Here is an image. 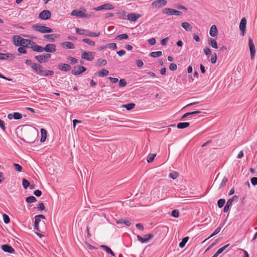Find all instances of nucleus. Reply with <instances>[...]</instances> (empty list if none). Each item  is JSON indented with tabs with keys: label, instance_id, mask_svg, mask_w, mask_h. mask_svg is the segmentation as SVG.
<instances>
[{
	"label": "nucleus",
	"instance_id": "nucleus-1",
	"mask_svg": "<svg viewBox=\"0 0 257 257\" xmlns=\"http://www.w3.org/2000/svg\"><path fill=\"white\" fill-rule=\"evenodd\" d=\"M32 69L35 72L42 76L47 77L54 74L52 70H43V66L40 64L33 63L31 66Z\"/></svg>",
	"mask_w": 257,
	"mask_h": 257
},
{
	"label": "nucleus",
	"instance_id": "nucleus-2",
	"mask_svg": "<svg viewBox=\"0 0 257 257\" xmlns=\"http://www.w3.org/2000/svg\"><path fill=\"white\" fill-rule=\"evenodd\" d=\"M228 179L226 177L224 176L222 177L218 174L213 182V186H214L217 190H219L225 185Z\"/></svg>",
	"mask_w": 257,
	"mask_h": 257
},
{
	"label": "nucleus",
	"instance_id": "nucleus-3",
	"mask_svg": "<svg viewBox=\"0 0 257 257\" xmlns=\"http://www.w3.org/2000/svg\"><path fill=\"white\" fill-rule=\"evenodd\" d=\"M75 31L77 34L81 35H85L89 37H98L100 35V32H89L88 31L84 30V29H80L79 28H76Z\"/></svg>",
	"mask_w": 257,
	"mask_h": 257
},
{
	"label": "nucleus",
	"instance_id": "nucleus-4",
	"mask_svg": "<svg viewBox=\"0 0 257 257\" xmlns=\"http://www.w3.org/2000/svg\"><path fill=\"white\" fill-rule=\"evenodd\" d=\"M32 28L34 30L42 33H51L53 32L52 29L41 25H34L32 26Z\"/></svg>",
	"mask_w": 257,
	"mask_h": 257
},
{
	"label": "nucleus",
	"instance_id": "nucleus-5",
	"mask_svg": "<svg viewBox=\"0 0 257 257\" xmlns=\"http://www.w3.org/2000/svg\"><path fill=\"white\" fill-rule=\"evenodd\" d=\"M162 12L164 14H166L170 16H181L182 15V13L181 12L170 8H165L163 10Z\"/></svg>",
	"mask_w": 257,
	"mask_h": 257
},
{
	"label": "nucleus",
	"instance_id": "nucleus-6",
	"mask_svg": "<svg viewBox=\"0 0 257 257\" xmlns=\"http://www.w3.org/2000/svg\"><path fill=\"white\" fill-rule=\"evenodd\" d=\"M56 51V46L54 44H48L44 48L42 47V52L54 53Z\"/></svg>",
	"mask_w": 257,
	"mask_h": 257
},
{
	"label": "nucleus",
	"instance_id": "nucleus-7",
	"mask_svg": "<svg viewBox=\"0 0 257 257\" xmlns=\"http://www.w3.org/2000/svg\"><path fill=\"white\" fill-rule=\"evenodd\" d=\"M72 16H75L79 18H89L91 17V15L86 14L81 11H78L77 10H73L71 12Z\"/></svg>",
	"mask_w": 257,
	"mask_h": 257
},
{
	"label": "nucleus",
	"instance_id": "nucleus-8",
	"mask_svg": "<svg viewBox=\"0 0 257 257\" xmlns=\"http://www.w3.org/2000/svg\"><path fill=\"white\" fill-rule=\"evenodd\" d=\"M86 70V69L84 66L79 65L75 66L72 70L71 73L75 75H78L85 72Z\"/></svg>",
	"mask_w": 257,
	"mask_h": 257
},
{
	"label": "nucleus",
	"instance_id": "nucleus-9",
	"mask_svg": "<svg viewBox=\"0 0 257 257\" xmlns=\"http://www.w3.org/2000/svg\"><path fill=\"white\" fill-rule=\"evenodd\" d=\"M167 4V2L166 0H157L154 1L152 5L154 8H161L165 6H166Z\"/></svg>",
	"mask_w": 257,
	"mask_h": 257
},
{
	"label": "nucleus",
	"instance_id": "nucleus-10",
	"mask_svg": "<svg viewBox=\"0 0 257 257\" xmlns=\"http://www.w3.org/2000/svg\"><path fill=\"white\" fill-rule=\"evenodd\" d=\"M51 16V12L48 10H44L42 11L39 15V18L42 20H48Z\"/></svg>",
	"mask_w": 257,
	"mask_h": 257
},
{
	"label": "nucleus",
	"instance_id": "nucleus-11",
	"mask_svg": "<svg viewBox=\"0 0 257 257\" xmlns=\"http://www.w3.org/2000/svg\"><path fill=\"white\" fill-rule=\"evenodd\" d=\"M113 9H114V7H113V6L111 4H105L104 5L100 6H99L98 7L94 8L93 9V10H95V11H101V10H112Z\"/></svg>",
	"mask_w": 257,
	"mask_h": 257
},
{
	"label": "nucleus",
	"instance_id": "nucleus-12",
	"mask_svg": "<svg viewBox=\"0 0 257 257\" xmlns=\"http://www.w3.org/2000/svg\"><path fill=\"white\" fill-rule=\"evenodd\" d=\"M249 47L250 52V57L251 59H253L254 57L255 49L253 41L250 38H249Z\"/></svg>",
	"mask_w": 257,
	"mask_h": 257
},
{
	"label": "nucleus",
	"instance_id": "nucleus-13",
	"mask_svg": "<svg viewBox=\"0 0 257 257\" xmlns=\"http://www.w3.org/2000/svg\"><path fill=\"white\" fill-rule=\"evenodd\" d=\"M81 58L87 61H92L94 59L93 53L92 52H83Z\"/></svg>",
	"mask_w": 257,
	"mask_h": 257
},
{
	"label": "nucleus",
	"instance_id": "nucleus-14",
	"mask_svg": "<svg viewBox=\"0 0 257 257\" xmlns=\"http://www.w3.org/2000/svg\"><path fill=\"white\" fill-rule=\"evenodd\" d=\"M246 20L245 18L241 19L239 24V29L242 32V35L244 36L246 29Z\"/></svg>",
	"mask_w": 257,
	"mask_h": 257
},
{
	"label": "nucleus",
	"instance_id": "nucleus-15",
	"mask_svg": "<svg viewBox=\"0 0 257 257\" xmlns=\"http://www.w3.org/2000/svg\"><path fill=\"white\" fill-rule=\"evenodd\" d=\"M31 44H30V48L33 51L37 52H42V47L38 45L36 43L33 41H31Z\"/></svg>",
	"mask_w": 257,
	"mask_h": 257
},
{
	"label": "nucleus",
	"instance_id": "nucleus-16",
	"mask_svg": "<svg viewBox=\"0 0 257 257\" xmlns=\"http://www.w3.org/2000/svg\"><path fill=\"white\" fill-rule=\"evenodd\" d=\"M141 17L140 14L131 13L127 15V19L130 21L135 22Z\"/></svg>",
	"mask_w": 257,
	"mask_h": 257
},
{
	"label": "nucleus",
	"instance_id": "nucleus-17",
	"mask_svg": "<svg viewBox=\"0 0 257 257\" xmlns=\"http://www.w3.org/2000/svg\"><path fill=\"white\" fill-rule=\"evenodd\" d=\"M61 46L63 48L73 49L75 48L74 44L71 42H64L61 44Z\"/></svg>",
	"mask_w": 257,
	"mask_h": 257
},
{
	"label": "nucleus",
	"instance_id": "nucleus-18",
	"mask_svg": "<svg viewBox=\"0 0 257 257\" xmlns=\"http://www.w3.org/2000/svg\"><path fill=\"white\" fill-rule=\"evenodd\" d=\"M58 68L64 72H68L71 70V66L67 64L61 63L58 65Z\"/></svg>",
	"mask_w": 257,
	"mask_h": 257
},
{
	"label": "nucleus",
	"instance_id": "nucleus-19",
	"mask_svg": "<svg viewBox=\"0 0 257 257\" xmlns=\"http://www.w3.org/2000/svg\"><path fill=\"white\" fill-rule=\"evenodd\" d=\"M8 118L9 119H12L13 118H14L15 119H20L22 118V114L19 112L10 113L8 115Z\"/></svg>",
	"mask_w": 257,
	"mask_h": 257
},
{
	"label": "nucleus",
	"instance_id": "nucleus-20",
	"mask_svg": "<svg viewBox=\"0 0 257 257\" xmlns=\"http://www.w3.org/2000/svg\"><path fill=\"white\" fill-rule=\"evenodd\" d=\"M59 36V34H45L44 35V37L48 39L50 42H53L55 40V38Z\"/></svg>",
	"mask_w": 257,
	"mask_h": 257
},
{
	"label": "nucleus",
	"instance_id": "nucleus-21",
	"mask_svg": "<svg viewBox=\"0 0 257 257\" xmlns=\"http://www.w3.org/2000/svg\"><path fill=\"white\" fill-rule=\"evenodd\" d=\"M1 248L5 252L12 253L15 251L14 249L12 246L7 244L2 245Z\"/></svg>",
	"mask_w": 257,
	"mask_h": 257
},
{
	"label": "nucleus",
	"instance_id": "nucleus-22",
	"mask_svg": "<svg viewBox=\"0 0 257 257\" xmlns=\"http://www.w3.org/2000/svg\"><path fill=\"white\" fill-rule=\"evenodd\" d=\"M22 38L18 35H15L13 37L14 44L16 46H21Z\"/></svg>",
	"mask_w": 257,
	"mask_h": 257
},
{
	"label": "nucleus",
	"instance_id": "nucleus-23",
	"mask_svg": "<svg viewBox=\"0 0 257 257\" xmlns=\"http://www.w3.org/2000/svg\"><path fill=\"white\" fill-rule=\"evenodd\" d=\"M14 58V56L11 54H3L0 53V59L1 60H6L11 59L13 60Z\"/></svg>",
	"mask_w": 257,
	"mask_h": 257
},
{
	"label": "nucleus",
	"instance_id": "nucleus-24",
	"mask_svg": "<svg viewBox=\"0 0 257 257\" xmlns=\"http://www.w3.org/2000/svg\"><path fill=\"white\" fill-rule=\"evenodd\" d=\"M181 25L186 31L190 32L192 30V26L188 22H183Z\"/></svg>",
	"mask_w": 257,
	"mask_h": 257
},
{
	"label": "nucleus",
	"instance_id": "nucleus-25",
	"mask_svg": "<svg viewBox=\"0 0 257 257\" xmlns=\"http://www.w3.org/2000/svg\"><path fill=\"white\" fill-rule=\"evenodd\" d=\"M210 35L212 37H215L217 35L218 31L216 26L215 25H213L210 29L209 32Z\"/></svg>",
	"mask_w": 257,
	"mask_h": 257
},
{
	"label": "nucleus",
	"instance_id": "nucleus-26",
	"mask_svg": "<svg viewBox=\"0 0 257 257\" xmlns=\"http://www.w3.org/2000/svg\"><path fill=\"white\" fill-rule=\"evenodd\" d=\"M40 132L41 134L40 142L43 143L46 141L47 138V132L44 128H41Z\"/></svg>",
	"mask_w": 257,
	"mask_h": 257
},
{
	"label": "nucleus",
	"instance_id": "nucleus-27",
	"mask_svg": "<svg viewBox=\"0 0 257 257\" xmlns=\"http://www.w3.org/2000/svg\"><path fill=\"white\" fill-rule=\"evenodd\" d=\"M21 41H22V42H21V46L24 47H28V46H30V44H31V40H30L29 39H24L23 38H22Z\"/></svg>",
	"mask_w": 257,
	"mask_h": 257
},
{
	"label": "nucleus",
	"instance_id": "nucleus-28",
	"mask_svg": "<svg viewBox=\"0 0 257 257\" xmlns=\"http://www.w3.org/2000/svg\"><path fill=\"white\" fill-rule=\"evenodd\" d=\"M208 44L211 46V47L214 49H217L218 46L217 44V42L212 38H209L208 39Z\"/></svg>",
	"mask_w": 257,
	"mask_h": 257
},
{
	"label": "nucleus",
	"instance_id": "nucleus-29",
	"mask_svg": "<svg viewBox=\"0 0 257 257\" xmlns=\"http://www.w3.org/2000/svg\"><path fill=\"white\" fill-rule=\"evenodd\" d=\"M190 125V123L188 122H180L177 124V127L179 129H183L188 127Z\"/></svg>",
	"mask_w": 257,
	"mask_h": 257
},
{
	"label": "nucleus",
	"instance_id": "nucleus-30",
	"mask_svg": "<svg viewBox=\"0 0 257 257\" xmlns=\"http://www.w3.org/2000/svg\"><path fill=\"white\" fill-rule=\"evenodd\" d=\"M100 247H101L102 248L104 249L107 253H110L112 256L114 255V254L113 252L112 251V250L108 246H106L105 245H101L100 246Z\"/></svg>",
	"mask_w": 257,
	"mask_h": 257
},
{
	"label": "nucleus",
	"instance_id": "nucleus-31",
	"mask_svg": "<svg viewBox=\"0 0 257 257\" xmlns=\"http://www.w3.org/2000/svg\"><path fill=\"white\" fill-rule=\"evenodd\" d=\"M109 73V71L107 70L103 69L101 71L98 72V76L100 77H104L107 76Z\"/></svg>",
	"mask_w": 257,
	"mask_h": 257
},
{
	"label": "nucleus",
	"instance_id": "nucleus-32",
	"mask_svg": "<svg viewBox=\"0 0 257 257\" xmlns=\"http://www.w3.org/2000/svg\"><path fill=\"white\" fill-rule=\"evenodd\" d=\"M82 41L84 42L85 43L91 46H94L95 45V43L94 41L91 40L87 38H84L82 39Z\"/></svg>",
	"mask_w": 257,
	"mask_h": 257
},
{
	"label": "nucleus",
	"instance_id": "nucleus-33",
	"mask_svg": "<svg viewBox=\"0 0 257 257\" xmlns=\"http://www.w3.org/2000/svg\"><path fill=\"white\" fill-rule=\"evenodd\" d=\"M40 221H41V220L39 218H38V217H37L36 216H35V223H34L35 228L37 230L39 231H40V229L39 228V223L40 222Z\"/></svg>",
	"mask_w": 257,
	"mask_h": 257
},
{
	"label": "nucleus",
	"instance_id": "nucleus-34",
	"mask_svg": "<svg viewBox=\"0 0 257 257\" xmlns=\"http://www.w3.org/2000/svg\"><path fill=\"white\" fill-rule=\"evenodd\" d=\"M123 107H125L127 110H130L133 109L135 106V104L134 103H130L122 105Z\"/></svg>",
	"mask_w": 257,
	"mask_h": 257
},
{
	"label": "nucleus",
	"instance_id": "nucleus-35",
	"mask_svg": "<svg viewBox=\"0 0 257 257\" xmlns=\"http://www.w3.org/2000/svg\"><path fill=\"white\" fill-rule=\"evenodd\" d=\"M26 201L28 203H33L37 201V199L33 196H29L26 198Z\"/></svg>",
	"mask_w": 257,
	"mask_h": 257
},
{
	"label": "nucleus",
	"instance_id": "nucleus-36",
	"mask_svg": "<svg viewBox=\"0 0 257 257\" xmlns=\"http://www.w3.org/2000/svg\"><path fill=\"white\" fill-rule=\"evenodd\" d=\"M162 51H156V52H153L150 53V56L154 58L159 57L162 56Z\"/></svg>",
	"mask_w": 257,
	"mask_h": 257
},
{
	"label": "nucleus",
	"instance_id": "nucleus-37",
	"mask_svg": "<svg viewBox=\"0 0 257 257\" xmlns=\"http://www.w3.org/2000/svg\"><path fill=\"white\" fill-rule=\"evenodd\" d=\"M35 58L40 63H43L47 61L46 60L44 59V56H43V55L36 56Z\"/></svg>",
	"mask_w": 257,
	"mask_h": 257
},
{
	"label": "nucleus",
	"instance_id": "nucleus-38",
	"mask_svg": "<svg viewBox=\"0 0 257 257\" xmlns=\"http://www.w3.org/2000/svg\"><path fill=\"white\" fill-rule=\"evenodd\" d=\"M107 63L105 60L103 59H99L97 61V65L99 66H105Z\"/></svg>",
	"mask_w": 257,
	"mask_h": 257
},
{
	"label": "nucleus",
	"instance_id": "nucleus-39",
	"mask_svg": "<svg viewBox=\"0 0 257 257\" xmlns=\"http://www.w3.org/2000/svg\"><path fill=\"white\" fill-rule=\"evenodd\" d=\"M188 239H189V237H187V236L184 237L182 239V241L181 242H180L179 246L181 248H183V247H184V246L185 245L186 242L188 241Z\"/></svg>",
	"mask_w": 257,
	"mask_h": 257
},
{
	"label": "nucleus",
	"instance_id": "nucleus-40",
	"mask_svg": "<svg viewBox=\"0 0 257 257\" xmlns=\"http://www.w3.org/2000/svg\"><path fill=\"white\" fill-rule=\"evenodd\" d=\"M22 185L23 187L26 189L30 185L29 182L26 179H23L22 180Z\"/></svg>",
	"mask_w": 257,
	"mask_h": 257
},
{
	"label": "nucleus",
	"instance_id": "nucleus-41",
	"mask_svg": "<svg viewBox=\"0 0 257 257\" xmlns=\"http://www.w3.org/2000/svg\"><path fill=\"white\" fill-rule=\"evenodd\" d=\"M13 166H14L15 169L17 171L19 172H21L22 171L23 168L19 164H17V163H14V165H13Z\"/></svg>",
	"mask_w": 257,
	"mask_h": 257
},
{
	"label": "nucleus",
	"instance_id": "nucleus-42",
	"mask_svg": "<svg viewBox=\"0 0 257 257\" xmlns=\"http://www.w3.org/2000/svg\"><path fill=\"white\" fill-rule=\"evenodd\" d=\"M156 155L154 154H150L147 158V162L148 163L152 162L154 160Z\"/></svg>",
	"mask_w": 257,
	"mask_h": 257
},
{
	"label": "nucleus",
	"instance_id": "nucleus-43",
	"mask_svg": "<svg viewBox=\"0 0 257 257\" xmlns=\"http://www.w3.org/2000/svg\"><path fill=\"white\" fill-rule=\"evenodd\" d=\"M179 176V174L177 172H173L169 174V177L173 179H176Z\"/></svg>",
	"mask_w": 257,
	"mask_h": 257
},
{
	"label": "nucleus",
	"instance_id": "nucleus-44",
	"mask_svg": "<svg viewBox=\"0 0 257 257\" xmlns=\"http://www.w3.org/2000/svg\"><path fill=\"white\" fill-rule=\"evenodd\" d=\"M225 202V200L224 199H220L218 200V201L217 202L218 206L219 208L222 207L223 206Z\"/></svg>",
	"mask_w": 257,
	"mask_h": 257
},
{
	"label": "nucleus",
	"instance_id": "nucleus-45",
	"mask_svg": "<svg viewBox=\"0 0 257 257\" xmlns=\"http://www.w3.org/2000/svg\"><path fill=\"white\" fill-rule=\"evenodd\" d=\"M153 237L154 235L153 234H147L144 235V238L146 239L147 242H148Z\"/></svg>",
	"mask_w": 257,
	"mask_h": 257
},
{
	"label": "nucleus",
	"instance_id": "nucleus-46",
	"mask_svg": "<svg viewBox=\"0 0 257 257\" xmlns=\"http://www.w3.org/2000/svg\"><path fill=\"white\" fill-rule=\"evenodd\" d=\"M171 215L175 218H177L179 216V212L178 210L175 209L172 211Z\"/></svg>",
	"mask_w": 257,
	"mask_h": 257
},
{
	"label": "nucleus",
	"instance_id": "nucleus-47",
	"mask_svg": "<svg viewBox=\"0 0 257 257\" xmlns=\"http://www.w3.org/2000/svg\"><path fill=\"white\" fill-rule=\"evenodd\" d=\"M229 244H228L220 248L216 253L219 255L220 253H222L229 246Z\"/></svg>",
	"mask_w": 257,
	"mask_h": 257
},
{
	"label": "nucleus",
	"instance_id": "nucleus-48",
	"mask_svg": "<svg viewBox=\"0 0 257 257\" xmlns=\"http://www.w3.org/2000/svg\"><path fill=\"white\" fill-rule=\"evenodd\" d=\"M128 38V36L126 34H122L119 35L117 36L116 39L119 40L126 39Z\"/></svg>",
	"mask_w": 257,
	"mask_h": 257
},
{
	"label": "nucleus",
	"instance_id": "nucleus-49",
	"mask_svg": "<svg viewBox=\"0 0 257 257\" xmlns=\"http://www.w3.org/2000/svg\"><path fill=\"white\" fill-rule=\"evenodd\" d=\"M126 85V81L124 79H121L119 81V86L120 87H124Z\"/></svg>",
	"mask_w": 257,
	"mask_h": 257
},
{
	"label": "nucleus",
	"instance_id": "nucleus-50",
	"mask_svg": "<svg viewBox=\"0 0 257 257\" xmlns=\"http://www.w3.org/2000/svg\"><path fill=\"white\" fill-rule=\"evenodd\" d=\"M3 219L5 223H8L10 221V219L9 216L6 214H3Z\"/></svg>",
	"mask_w": 257,
	"mask_h": 257
},
{
	"label": "nucleus",
	"instance_id": "nucleus-51",
	"mask_svg": "<svg viewBox=\"0 0 257 257\" xmlns=\"http://www.w3.org/2000/svg\"><path fill=\"white\" fill-rule=\"evenodd\" d=\"M138 240L140 241L141 243H147L146 239L144 238V237H142L141 235H138L137 236Z\"/></svg>",
	"mask_w": 257,
	"mask_h": 257
},
{
	"label": "nucleus",
	"instance_id": "nucleus-52",
	"mask_svg": "<svg viewBox=\"0 0 257 257\" xmlns=\"http://www.w3.org/2000/svg\"><path fill=\"white\" fill-rule=\"evenodd\" d=\"M68 59L69 60H70V63L72 64H75L77 63V62L78 61V60L76 58L72 57H69V58H68Z\"/></svg>",
	"mask_w": 257,
	"mask_h": 257
},
{
	"label": "nucleus",
	"instance_id": "nucleus-53",
	"mask_svg": "<svg viewBox=\"0 0 257 257\" xmlns=\"http://www.w3.org/2000/svg\"><path fill=\"white\" fill-rule=\"evenodd\" d=\"M220 230H221L220 227H217L215 229V230L214 231V232L209 237V238H210V237L216 235L217 234H218L220 231Z\"/></svg>",
	"mask_w": 257,
	"mask_h": 257
},
{
	"label": "nucleus",
	"instance_id": "nucleus-54",
	"mask_svg": "<svg viewBox=\"0 0 257 257\" xmlns=\"http://www.w3.org/2000/svg\"><path fill=\"white\" fill-rule=\"evenodd\" d=\"M169 68L171 71H175L177 68V66L175 63H171L170 65Z\"/></svg>",
	"mask_w": 257,
	"mask_h": 257
},
{
	"label": "nucleus",
	"instance_id": "nucleus-55",
	"mask_svg": "<svg viewBox=\"0 0 257 257\" xmlns=\"http://www.w3.org/2000/svg\"><path fill=\"white\" fill-rule=\"evenodd\" d=\"M217 61V55L216 53H214L211 58V61L212 64H215Z\"/></svg>",
	"mask_w": 257,
	"mask_h": 257
},
{
	"label": "nucleus",
	"instance_id": "nucleus-56",
	"mask_svg": "<svg viewBox=\"0 0 257 257\" xmlns=\"http://www.w3.org/2000/svg\"><path fill=\"white\" fill-rule=\"evenodd\" d=\"M24 47H20L18 48V51L21 54L27 53L26 50L23 48Z\"/></svg>",
	"mask_w": 257,
	"mask_h": 257
},
{
	"label": "nucleus",
	"instance_id": "nucleus-57",
	"mask_svg": "<svg viewBox=\"0 0 257 257\" xmlns=\"http://www.w3.org/2000/svg\"><path fill=\"white\" fill-rule=\"evenodd\" d=\"M136 64L139 67H142L144 65V62L141 60H137Z\"/></svg>",
	"mask_w": 257,
	"mask_h": 257
},
{
	"label": "nucleus",
	"instance_id": "nucleus-58",
	"mask_svg": "<svg viewBox=\"0 0 257 257\" xmlns=\"http://www.w3.org/2000/svg\"><path fill=\"white\" fill-rule=\"evenodd\" d=\"M37 208L39 210H44L45 209L44 204L42 202L40 203L37 207Z\"/></svg>",
	"mask_w": 257,
	"mask_h": 257
},
{
	"label": "nucleus",
	"instance_id": "nucleus-59",
	"mask_svg": "<svg viewBox=\"0 0 257 257\" xmlns=\"http://www.w3.org/2000/svg\"><path fill=\"white\" fill-rule=\"evenodd\" d=\"M148 42L150 45H154L156 44V39L154 38H151L148 40Z\"/></svg>",
	"mask_w": 257,
	"mask_h": 257
},
{
	"label": "nucleus",
	"instance_id": "nucleus-60",
	"mask_svg": "<svg viewBox=\"0 0 257 257\" xmlns=\"http://www.w3.org/2000/svg\"><path fill=\"white\" fill-rule=\"evenodd\" d=\"M251 183L253 186L257 185V177H253L251 179Z\"/></svg>",
	"mask_w": 257,
	"mask_h": 257
},
{
	"label": "nucleus",
	"instance_id": "nucleus-61",
	"mask_svg": "<svg viewBox=\"0 0 257 257\" xmlns=\"http://www.w3.org/2000/svg\"><path fill=\"white\" fill-rule=\"evenodd\" d=\"M34 194L37 197H40L42 195V191L39 190H37L34 192Z\"/></svg>",
	"mask_w": 257,
	"mask_h": 257
},
{
	"label": "nucleus",
	"instance_id": "nucleus-62",
	"mask_svg": "<svg viewBox=\"0 0 257 257\" xmlns=\"http://www.w3.org/2000/svg\"><path fill=\"white\" fill-rule=\"evenodd\" d=\"M204 51L205 54L206 55H210L211 53V51L209 48H206L204 49Z\"/></svg>",
	"mask_w": 257,
	"mask_h": 257
},
{
	"label": "nucleus",
	"instance_id": "nucleus-63",
	"mask_svg": "<svg viewBox=\"0 0 257 257\" xmlns=\"http://www.w3.org/2000/svg\"><path fill=\"white\" fill-rule=\"evenodd\" d=\"M176 8L179 10H184L185 11L187 10V9L185 7L179 4L177 5Z\"/></svg>",
	"mask_w": 257,
	"mask_h": 257
},
{
	"label": "nucleus",
	"instance_id": "nucleus-64",
	"mask_svg": "<svg viewBox=\"0 0 257 257\" xmlns=\"http://www.w3.org/2000/svg\"><path fill=\"white\" fill-rule=\"evenodd\" d=\"M107 47H108V48H112L113 49H116L117 48L116 44L115 43H114L109 44L108 45H107Z\"/></svg>",
	"mask_w": 257,
	"mask_h": 257
}]
</instances>
